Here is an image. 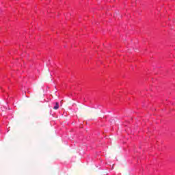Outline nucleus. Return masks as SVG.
I'll list each match as a JSON object with an SVG mask.
<instances>
[{"instance_id": "nucleus-1", "label": "nucleus", "mask_w": 175, "mask_h": 175, "mask_svg": "<svg viewBox=\"0 0 175 175\" xmlns=\"http://www.w3.org/2000/svg\"><path fill=\"white\" fill-rule=\"evenodd\" d=\"M59 109V104L58 103H55V106L53 107L54 110H58Z\"/></svg>"}]
</instances>
